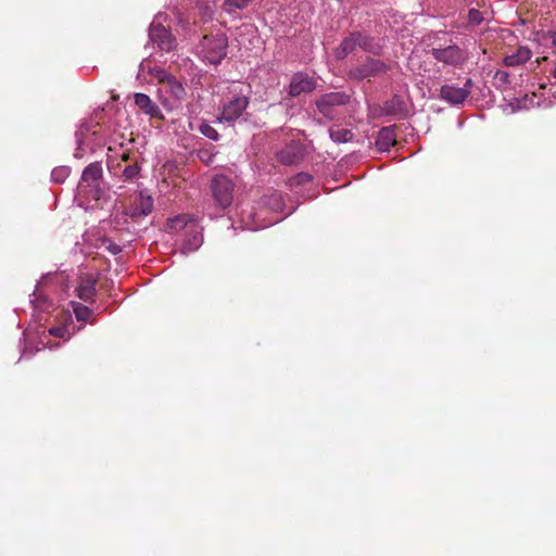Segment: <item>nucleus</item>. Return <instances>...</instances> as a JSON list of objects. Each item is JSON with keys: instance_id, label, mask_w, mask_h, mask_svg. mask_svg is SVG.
<instances>
[{"instance_id": "9b49d317", "label": "nucleus", "mask_w": 556, "mask_h": 556, "mask_svg": "<svg viewBox=\"0 0 556 556\" xmlns=\"http://www.w3.org/2000/svg\"><path fill=\"white\" fill-rule=\"evenodd\" d=\"M102 179V166L101 163L94 162L89 164L83 170L80 182L78 185L79 188H90L99 191L100 180Z\"/></svg>"}, {"instance_id": "c85d7f7f", "label": "nucleus", "mask_w": 556, "mask_h": 556, "mask_svg": "<svg viewBox=\"0 0 556 556\" xmlns=\"http://www.w3.org/2000/svg\"><path fill=\"white\" fill-rule=\"evenodd\" d=\"M484 21L482 13L477 9H470L468 12V22L475 26L480 25Z\"/></svg>"}, {"instance_id": "a878e982", "label": "nucleus", "mask_w": 556, "mask_h": 556, "mask_svg": "<svg viewBox=\"0 0 556 556\" xmlns=\"http://www.w3.org/2000/svg\"><path fill=\"white\" fill-rule=\"evenodd\" d=\"M494 86L496 89L504 90L510 84L509 73L506 71L497 70L493 76Z\"/></svg>"}, {"instance_id": "9d476101", "label": "nucleus", "mask_w": 556, "mask_h": 556, "mask_svg": "<svg viewBox=\"0 0 556 556\" xmlns=\"http://www.w3.org/2000/svg\"><path fill=\"white\" fill-rule=\"evenodd\" d=\"M249 100L244 96H236L223 108L222 116L217 117V122H235L238 119L243 111L247 109Z\"/></svg>"}, {"instance_id": "4468645a", "label": "nucleus", "mask_w": 556, "mask_h": 556, "mask_svg": "<svg viewBox=\"0 0 556 556\" xmlns=\"http://www.w3.org/2000/svg\"><path fill=\"white\" fill-rule=\"evenodd\" d=\"M470 96L467 89H460L454 85H443L440 88V99L444 100L451 105H462Z\"/></svg>"}, {"instance_id": "bb28decb", "label": "nucleus", "mask_w": 556, "mask_h": 556, "mask_svg": "<svg viewBox=\"0 0 556 556\" xmlns=\"http://www.w3.org/2000/svg\"><path fill=\"white\" fill-rule=\"evenodd\" d=\"M199 131L206 138L217 141L219 139L218 131L206 122H202L199 126Z\"/></svg>"}, {"instance_id": "6ab92c4d", "label": "nucleus", "mask_w": 556, "mask_h": 556, "mask_svg": "<svg viewBox=\"0 0 556 556\" xmlns=\"http://www.w3.org/2000/svg\"><path fill=\"white\" fill-rule=\"evenodd\" d=\"M355 31H352L348 37L343 38L340 45L334 49L333 55L337 60H344L350 53L358 48Z\"/></svg>"}, {"instance_id": "20e7f679", "label": "nucleus", "mask_w": 556, "mask_h": 556, "mask_svg": "<svg viewBox=\"0 0 556 556\" xmlns=\"http://www.w3.org/2000/svg\"><path fill=\"white\" fill-rule=\"evenodd\" d=\"M210 189L216 206L226 210L231 205L235 184L228 176L224 174L215 175L211 180Z\"/></svg>"}, {"instance_id": "72a5a7b5", "label": "nucleus", "mask_w": 556, "mask_h": 556, "mask_svg": "<svg viewBox=\"0 0 556 556\" xmlns=\"http://www.w3.org/2000/svg\"><path fill=\"white\" fill-rule=\"evenodd\" d=\"M546 38H548L552 41L553 46L556 47V30H548L546 33Z\"/></svg>"}, {"instance_id": "f3484780", "label": "nucleus", "mask_w": 556, "mask_h": 556, "mask_svg": "<svg viewBox=\"0 0 556 556\" xmlns=\"http://www.w3.org/2000/svg\"><path fill=\"white\" fill-rule=\"evenodd\" d=\"M383 113L386 115L405 117L407 115V105L401 96L394 94L390 100L384 102Z\"/></svg>"}, {"instance_id": "7c9ffc66", "label": "nucleus", "mask_w": 556, "mask_h": 556, "mask_svg": "<svg viewBox=\"0 0 556 556\" xmlns=\"http://www.w3.org/2000/svg\"><path fill=\"white\" fill-rule=\"evenodd\" d=\"M33 299L30 300V302L35 305L36 308H42L41 304L38 303L39 302V299L42 301V302H47V299L41 296V295H38L36 291H34V293L31 294Z\"/></svg>"}, {"instance_id": "f03ea898", "label": "nucleus", "mask_w": 556, "mask_h": 556, "mask_svg": "<svg viewBox=\"0 0 556 556\" xmlns=\"http://www.w3.org/2000/svg\"><path fill=\"white\" fill-rule=\"evenodd\" d=\"M168 225L174 230L187 228L186 239L182 245V253L197 251L202 242L203 235L198 229L194 219L190 215H179L168 220Z\"/></svg>"}, {"instance_id": "ea45409f", "label": "nucleus", "mask_w": 556, "mask_h": 556, "mask_svg": "<svg viewBox=\"0 0 556 556\" xmlns=\"http://www.w3.org/2000/svg\"><path fill=\"white\" fill-rule=\"evenodd\" d=\"M128 159H129V154H128V153H124V154L122 155V160H123V161H127Z\"/></svg>"}, {"instance_id": "58836bf2", "label": "nucleus", "mask_w": 556, "mask_h": 556, "mask_svg": "<svg viewBox=\"0 0 556 556\" xmlns=\"http://www.w3.org/2000/svg\"><path fill=\"white\" fill-rule=\"evenodd\" d=\"M273 200H274L275 202H277L278 204L280 203V197H279V195H276V194H275V195H273Z\"/></svg>"}, {"instance_id": "2f4dec72", "label": "nucleus", "mask_w": 556, "mask_h": 556, "mask_svg": "<svg viewBox=\"0 0 556 556\" xmlns=\"http://www.w3.org/2000/svg\"><path fill=\"white\" fill-rule=\"evenodd\" d=\"M76 139H77L78 147L76 149V152H75L74 156L79 159V157H81L80 147H81V144L84 142V138H83V136L80 134L76 132Z\"/></svg>"}, {"instance_id": "2eb2a0df", "label": "nucleus", "mask_w": 556, "mask_h": 556, "mask_svg": "<svg viewBox=\"0 0 556 556\" xmlns=\"http://www.w3.org/2000/svg\"><path fill=\"white\" fill-rule=\"evenodd\" d=\"M135 104L147 115L151 116V117H154V118H159V119H164V116L160 110V108L157 106L156 103H154L149 96H147L146 93H141V92H138V93H135Z\"/></svg>"}, {"instance_id": "c9c22d12", "label": "nucleus", "mask_w": 556, "mask_h": 556, "mask_svg": "<svg viewBox=\"0 0 556 556\" xmlns=\"http://www.w3.org/2000/svg\"><path fill=\"white\" fill-rule=\"evenodd\" d=\"M473 86V81L471 78H467L464 86L460 87V89H467V91H470L471 92V87Z\"/></svg>"}, {"instance_id": "b1692460", "label": "nucleus", "mask_w": 556, "mask_h": 556, "mask_svg": "<svg viewBox=\"0 0 556 556\" xmlns=\"http://www.w3.org/2000/svg\"><path fill=\"white\" fill-rule=\"evenodd\" d=\"M71 174V167L58 166L51 172V181L54 184H63Z\"/></svg>"}, {"instance_id": "7ed1b4c3", "label": "nucleus", "mask_w": 556, "mask_h": 556, "mask_svg": "<svg viewBox=\"0 0 556 556\" xmlns=\"http://www.w3.org/2000/svg\"><path fill=\"white\" fill-rule=\"evenodd\" d=\"M350 102V96L344 91H333L320 96L315 104L319 114L327 121H333L339 115L340 108Z\"/></svg>"}, {"instance_id": "393cba45", "label": "nucleus", "mask_w": 556, "mask_h": 556, "mask_svg": "<svg viewBox=\"0 0 556 556\" xmlns=\"http://www.w3.org/2000/svg\"><path fill=\"white\" fill-rule=\"evenodd\" d=\"M72 306H73L75 316H76L77 320H79V321H86L92 315V311L88 306H86L81 303L72 302Z\"/></svg>"}, {"instance_id": "5701e85b", "label": "nucleus", "mask_w": 556, "mask_h": 556, "mask_svg": "<svg viewBox=\"0 0 556 556\" xmlns=\"http://www.w3.org/2000/svg\"><path fill=\"white\" fill-rule=\"evenodd\" d=\"M329 135L332 141L337 143H345L353 139L354 135L350 129L341 128L338 130L329 129Z\"/></svg>"}, {"instance_id": "cd10ccee", "label": "nucleus", "mask_w": 556, "mask_h": 556, "mask_svg": "<svg viewBox=\"0 0 556 556\" xmlns=\"http://www.w3.org/2000/svg\"><path fill=\"white\" fill-rule=\"evenodd\" d=\"M139 173L140 166L138 165V163H134L125 166V168L122 170V176L124 178V181H131L139 175Z\"/></svg>"}, {"instance_id": "aec40b11", "label": "nucleus", "mask_w": 556, "mask_h": 556, "mask_svg": "<svg viewBox=\"0 0 556 556\" xmlns=\"http://www.w3.org/2000/svg\"><path fill=\"white\" fill-rule=\"evenodd\" d=\"M161 80L167 81L168 85V92L176 99V100H182L186 96V90L182 84L176 79V77L165 73L164 71L161 72L160 76Z\"/></svg>"}, {"instance_id": "1a4fd4ad", "label": "nucleus", "mask_w": 556, "mask_h": 556, "mask_svg": "<svg viewBox=\"0 0 556 556\" xmlns=\"http://www.w3.org/2000/svg\"><path fill=\"white\" fill-rule=\"evenodd\" d=\"M316 88V81L308 74L303 72H298L292 75L288 93L295 98L301 96L302 93H309Z\"/></svg>"}, {"instance_id": "ddd939ff", "label": "nucleus", "mask_w": 556, "mask_h": 556, "mask_svg": "<svg viewBox=\"0 0 556 556\" xmlns=\"http://www.w3.org/2000/svg\"><path fill=\"white\" fill-rule=\"evenodd\" d=\"M358 48L364 52L368 53L367 55L371 56H380L383 52V45L380 39H377L370 35H367L363 31L355 30Z\"/></svg>"}, {"instance_id": "39448f33", "label": "nucleus", "mask_w": 556, "mask_h": 556, "mask_svg": "<svg viewBox=\"0 0 556 556\" xmlns=\"http://www.w3.org/2000/svg\"><path fill=\"white\" fill-rule=\"evenodd\" d=\"M202 48L207 62L218 65L227 55L228 39L225 34L205 35L202 39Z\"/></svg>"}, {"instance_id": "f257e3e1", "label": "nucleus", "mask_w": 556, "mask_h": 556, "mask_svg": "<svg viewBox=\"0 0 556 556\" xmlns=\"http://www.w3.org/2000/svg\"><path fill=\"white\" fill-rule=\"evenodd\" d=\"M392 65L379 58L365 55L361 58L348 72V78L353 83H374L389 75Z\"/></svg>"}, {"instance_id": "f8f14e48", "label": "nucleus", "mask_w": 556, "mask_h": 556, "mask_svg": "<svg viewBox=\"0 0 556 556\" xmlns=\"http://www.w3.org/2000/svg\"><path fill=\"white\" fill-rule=\"evenodd\" d=\"M152 197L143 194V192H140L139 195L135 198L130 206L125 211V214L130 218H139L141 216L149 215L152 212Z\"/></svg>"}, {"instance_id": "473e14b6", "label": "nucleus", "mask_w": 556, "mask_h": 556, "mask_svg": "<svg viewBox=\"0 0 556 556\" xmlns=\"http://www.w3.org/2000/svg\"><path fill=\"white\" fill-rule=\"evenodd\" d=\"M108 249H109V251H110L112 254H114V255H116V254L121 253V251H122V248H121L119 245L115 244V243H111V244L108 247Z\"/></svg>"}, {"instance_id": "a211bd4d", "label": "nucleus", "mask_w": 556, "mask_h": 556, "mask_svg": "<svg viewBox=\"0 0 556 556\" xmlns=\"http://www.w3.org/2000/svg\"><path fill=\"white\" fill-rule=\"evenodd\" d=\"M96 283L97 280L91 276L81 277L80 282L76 288L77 296L85 302L91 301L97 293Z\"/></svg>"}, {"instance_id": "0eeeda50", "label": "nucleus", "mask_w": 556, "mask_h": 556, "mask_svg": "<svg viewBox=\"0 0 556 556\" xmlns=\"http://www.w3.org/2000/svg\"><path fill=\"white\" fill-rule=\"evenodd\" d=\"M149 38L162 51H173L176 46V38L169 29L162 24H151L149 27Z\"/></svg>"}, {"instance_id": "4c0bfd02", "label": "nucleus", "mask_w": 556, "mask_h": 556, "mask_svg": "<svg viewBox=\"0 0 556 556\" xmlns=\"http://www.w3.org/2000/svg\"><path fill=\"white\" fill-rule=\"evenodd\" d=\"M88 131L89 130V125L87 123H84L81 124V130L80 131H77L78 134H80L83 136V131Z\"/></svg>"}, {"instance_id": "a19ab883", "label": "nucleus", "mask_w": 556, "mask_h": 556, "mask_svg": "<svg viewBox=\"0 0 556 556\" xmlns=\"http://www.w3.org/2000/svg\"><path fill=\"white\" fill-rule=\"evenodd\" d=\"M553 77L556 79V65H555V68L553 71Z\"/></svg>"}, {"instance_id": "4be33fe9", "label": "nucleus", "mask_w": 556, "mask_h": 556, "mask_svg": "<svg viewBox=\"0 0 556 556\" xmlns=\"http://www.w3.org/2000/svg\"><path fill=\"white\" fill-rule=\"evenodd\" d=\"M254 0H225L223 9L229 14L236 13L237 10L247 9Z\"/></svg>"}, {"instance_id": "dca6fc26", "label": "nucleus", "mask_w": 556, "mask_h": 556, "mask_svg": "<svg viewBox=\"0 0 556 556\" xmlns=\"http://www.w3.org/2000/svg\"><path fill=\"white\" fill-rule=\"evenodd\" d=\"M395 128H396V126L392 125V126H388V127H382L379 130L377 139H376V147L378 148V150L380 152L389 151L390 148L396 143L395 134H394Z\"/></svg>"}, {"instance_id": "f704fd0d", "label": "nucleus", "mask_w": 556, "mask_h": 556, "mask_svg": "<svg viewBox=\"0 0 556 556\" xmlns=\"http://www.w3.org/2000/svg\"><path fill=\"white\" fill-rule=\"evenodd\" d=\"M298 178H299V182H306V181H309L312 179V176L309 174H306V173H301L298 175Z\"/></svg>"}, {"instance_id": "6e6552de", "label": "nucleus", "mask_w": 556, "mask_h": 556, "mask_svg": "<svg viewBox=\"0 0 556 556\" xmlns=\"http://www.w3.org/2000/svg\"><path fill=\"white\" fill-rule=\"evenodd\" d=\"M277 157L283 165H298L305 157V148L301 142L292 140L277 153Z\"/></svg>"}, {"instance_id": "e433bc0d", "label": "nucleus", "mask_w": 556, "mask_h": 556, "mask_svg": "<svg viewBox=\"0 0 556 556\" xmlns=\"http://www.w3.org/2000/svg\"><path fill=\"white\" fill-rule=\"evenodd\" d=\"M520 99H514L513 102H510V106L513 108V110H517V109H520L521 105H520Z\"/></svg>"}, {"instance_id": "412c9836", "label": "nucleus", "mask_w": 556, "mask_h": 556, "mask_svg": "<svg viewBox=\"0 0 556 556\" xmlns=\"http://www.w3.org/2000/svg\"><path fill=\"white\" fill-rule=\"evenodd\" d=\"M532 52L527 47H519L518 50L504 58L506 66H519L530 60Z\"/></svg>"}, {"instance_id": "423d86ee", "label": "nucleus", "mask_w": 556, "mask_h": 556, "mask_svg": "<svg viewBox=\"0 0 556 556\" xmlns=\"http://www.w3.org/2000/svg\"><path fill=\"white\" fill-rule=\"evenodd\" d=\"M430 54L435 61L452 67H462L469 59L468 53L456 43L432 48Z\"/></svg>"}, {"instance_id": "c756f323", "label": "nucleus", "mask_w": 556, "mask_h": 556, "mask_svg": "<svg viewBox=\"0 0 556 556\" xmlns=\"http://www.w3.org/2000/svg\"><path fill=\"white\" fill-rule=\"evenodd\" d=\"M49 333L58 338H65L67 329L63 326L52 327L49 329Z\"/></svg>"}]
</instances>
